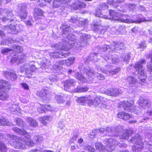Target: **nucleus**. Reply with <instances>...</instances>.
I'll return each instance as SVG.
<instances>
[{
	"label": "nucleus",
	"instance_id": "obj_15",
	"mask_svg": "<svg viewBox=\"0 0 152 152\" xmlns=\"http://www.w3.org/2000/svg\"><path fill=\"white\" fill-rule=\"evenodd\" d=\"M69 53H65L60 51H55L50 53V55L51 57L54 58L65 57L69 56Z\"/></svg>",
	"mask_w": 152,
	"mask_h": 152
},
{
	"label": "nucleus",
	"instance_id": "obj_58",
	"mask_svg": "<svg viewBox=\"0 0 152 152\" xmlns=\"http://www.w3.org/2000/svg\"><path fill=\"white\" fill-rule=\"evenodd\" d=\"M65 125L63 121H60L58 123V127L61 129H63L65 127Z\"/></svg>",
	"mask_w": 152,
	"mask_h": 152
},
{
	"label": "nucleus",
	"instance_id": "obj_35",
	"mask_svg": "<svg viewBox=\"0 0 152 152\" xmlns=\"http://www.w3.org/2000/svg\"><path fill=\"white\" fill-rule=\"evenodd\" d=\"M86 99H87V97H81L78 98L76 100V101L77 103L81 105H84L86 103Z\"/></svg>",
	"mask_w": 152,
	"mask_h": 152
},
{
	"label": "nucleus",
	"instance_id": "obj_17",
	"mask_svg": "<svg viewBox=\"0 0 152 152\" xmlns=\"http://www.w3.org/2000/svg\"><path fill=\"white\" fill-rule=\"evenodd\" d=\"M3 11L7 16V17L3 18L2 19L3 21H5L9 20L10 21H11L14 20V18H12L14 16L11 10L5 9Z\"/></svg>",
	"mask_w": 152,
	"mask_h": 152
},
{
	"label": "nucleus",
	"instance_id": "obj_6",
	"mask_svg": "<svg viewBox=\"0 0 152 152\" xmlns=\"http://www.w3.org/2000/svg\"><path fill=\"white\" fill-rule=\"evenodd\" d=\"M7 136L10 137V140H12V142L11 143V145L14 148L22 149L26 148L25 145V141L24 139L11 134H7Z\"/></svg>",
	"mask_w": 152,
	"mask_h": 152
},
{
	"label": "nucleus",
	"instance_id": "obj_55",
	"mask_svg": "<svg viewBox=\"0 0 152 152\" xmlns=\"http://www.w3.org/2000/svg\"><path fill=\"white\" fill-rule=\"evenodd\" d=\"M146 47V45L144 42H142L138 45V48L140 49V50H143Z\"/></svg>",
	"mask_w": 152,
	"mask_h": 152
},
{
	"label": "nucleus",
	"instance_id": "obj_1",
	"mask_svg": "<svg viewBox=\"0 0 152 152\" xmlns=\"http://www.w3.org/2000/svg\"><path fill=\"white\" fill-rule=\"evenodd\" d=\"M112 55L110 54V53L108 54L106 53L104 56H99L98 54L95 53H91L90 54V56H87L84 58V61L85 64H87L89 63L90 61H91L93 62L97 61L99 58V56H100L101 58L100 59L102 60L104 59L105 61L107 62L109 64H107L105 66V68H100L99 69L96 66V67L98 68V69L100 70L103 73L106 74L108 75L111 76L117 74L120 70V68H114L111 70H108V69H110L111 65L109 64L111 63L116 64L119 61V59H118V57H112Z\"/></svg>",
	"mask_w": 152,
	"mask_h": 152
},
{
	"label": "nucleus",
	"instance_id": "obj_45",
	"mask_svg": "<svg viewBox=\"0 0 152 152\" xmlns=\"http://www.w3.org/2000/svg\"><path fill=\"white\" fill-rule=\"evenodd\" d=\"M43 139L42 137L38 135H34L33 137V140L37 143H39Z\"/></svg>",
	"mask_w": 152,
	"mask_h": 152
},
{
	"label": "nucleus",
	"instance_id": "obj_63",
	"mask_svg": "<svg viewBox=\"0 0 152 152\" xmlns=\"http://www.w3.org/2000/svg\"><path fill=\"white\" fill-rule=\"evenodd\" d=\"M95 15L97 17H101L102 15V11L101 10L99 9V10H96L95 13Z\"/></svg>",
	"mask_w": 152,
	"mask_h": 152
},
{
	"label": "nucleus",
	"instance_id": "obj_9",
	"mask_svg": "<svg viewBox=\"0 0 152 152\" xmlns=\"http://www.w3.org/2000/svg\"><path fill=\"white\" fill-rule=\"evenodd\" d=\"M124 130L123 127L120 125L116 127H109L107 129V130L109 135L113 136H119Z\"/></svg>",
	"mask_w": 152,
	"mask_h": 152
},
{
	"label": "nucleus",
	"instance_id": "obj_12",
	"mask_svg": "<svg viewBox=\"0 0 152 152\" xmlns=\"http://www.w3.org/2000/svg\"><path fill=\"white\" fill-rule=\"evenodd\" d=\"M122 105V107L124 110L126 111H128L129 112H132V108L134 105V102L133 101L129 102L127 100L123 101L121 102Z\"/></svg>",
	"mask_w": 152,
	"mask_h": 152
},
{
	"label": "nucleus",
	"instance_id": "obj_4",
	"mask_svg": "<svg viewBox=\"0 0 152 152\" xmlns=\"http://www.w3.org/2000/svg\"><path fill=\"white\" fill-rule=\"evenodd\" d=\"M146 61L144 59H140L134 65V68L135 69V73L138 76L140 81V83L142 84V82L144 83L147 77L146 72L145 71L143 65L145 63Z\"/></svg>",
	"mask_w": 152,
	"mask_h": 152
},
{
	"label": "nucleus",
	"instance_id": "obj_62",
	"mask_svg": "<svg viewBox=\"0 0 152 152\" xmlns=\"http://www.w3.org/2000/svg\"><path fill=\"white\" fill-rule=\"evenodd\" d=\"M107 3L108 4L110 5H113L114 7L117 6L116 4L118 3H116V2H114L113 0H108L107 1Z\"/></svg>",
	"mask_w": 152,
	"mask_h": 152
},
{
	"label": "nucleus",
	"instance_id": "obj_34",
	"mask_svg": "<svg viewBox=\"0 0 152 152\" xmlns=\"http://www.w3.org/2000/svg\"><path fill=\"white\" fill-rule=\"evenodd\" d=\"M11 124V123L7 120L4 118L0 119V125L2 126H9Z\"/></svg>",
	"mask_w": 152,
	"mask_h": 152
},
{
	"label": "nucleus",
	"instance_id": "obj_25",
	"mask_svg": "<svg viewBox=\"0 0 152 152\" xmlns=\"http://www.w3.org/2000/svg\"><path fill=\"white\" fill-rule=\"evenodd\" d=\"M117 117L124 120H127L131 118L130 114L124 112H119L117 115Z\"/></svg>",
	"mask_w": 152,
	"mask_h": 152
},
{
	"label": "nucleus",
	"instance_id": "obj_64",
	"mask_svg": "<svg viewBox=\"0 0 152 152\" xmlns=\"http://www.w3.org/2000/svg\"><path fill=\"white\" fill-rule=\"evenodd\" d=\"M118 143L116 144L119 147L121 148H125L127 146V145L125 143H121L119 142V141H118Z\"/></svg>",
	"mask_w": 152,
	"mask_h": 152
},
{
	"label": "nucleus",
	"instance_id": "obj_8",
	"mask_svg": "<svg viewBox=\"0 0 152 152\" xmlns=\"http://www.w3.org/2000/svg\"><path fill=\"white\" fill-rule=\"evenodd\" d=\"M109 100L102 96H97L94 99V106L99 108L107 109Z\"/></svg>",
	"mask_w": 152,
	"mask_h": 152
},
{
	"label": "nucleus",
	"instance_id": "obj_39",
	"mask_svg": "<svg viewBox=\"0 0 152 152\" xmlns=\"http://www.w3.org/2000/svg\"><path fill=\"white\" fill-rule=\"evenodd\" d=\"M47 94V90H44L40 91L39 93L37 94V95L42 98L43 99H45L46 97Z\"/></svg>",
	"mask_w": 152,
	"mask_h": 152
},
{
	"label": "nucleus",
	"instance_id": "obj_50",
	"mask_svg": "<svg viewBox=\"0 0 152 152\" xmlns=\"http://www.w3.org/2000/svg\"><path fill=\"white\" fill-rule=\"evenodd\" d=\"M7 81L4 80H0V89L3 90L5 85L7 84Z\"/></svg>",
	"mask_w": 152,
	"mask_h": 152
},
{
	"label": "nucleus",
	"instance_id": "obj_44",
	"mask_svg": "<svg viewBox=\"0 0 152 152\" xmlns=\"http://www.w3.org/2000/svg\"><path fill=\"white\" fill-rule=\"evenodd\" d=\"M18 6L20 11H26V9L27 7V5L26 4H20L18 5Z\"/></svg>",
	"mask_w": 152,
	"mask_h": 152
},
{
	"label": "nucleus",
	"instance_id": "obj_41",
	"mask_svg": "<svg viewBox=\"0 0 152 152\" xmlns=\"http://www.w3.org/2000/svg\"><path fill=\"white\" fill-rule=\"evenodd\" d=\"M68 21L71 23H75L79 22V18L77 16H72L70 18L68 19Z\"/></svg>",
	"mask_w": 152,
	"mask_h": 152
},
{
	"label": "nucleus",
	"instance_id": "obj_30",
	"mask_svg": "<svg viewBox=\"0 0 152 152\" xmlns=\"http://www.w3.org/2000/svg\"><path fill=\"white\" fill-rule=\"evenodd\" d=\"M26 120L31 127H36L38 125V123L35 120L31 118L27 117L26 118Z\"/></svg>",
	"mask_w": 152,
	"mask_h": 152
},
{
	"label": "nucleus",
	"instance_id": "obj_10",
	"mask_svg": "<svg viewBox=\"0 0 152 152\" xmlns=\"http://www.w3.org/2000/svg\"><path fill=\"white\" fill-rule=\"evenodd\" d=\"M22 27L20 25L16 27L15 25L10 24L7 27V30L9 33L16 34L21 30Z\"/></svg>",
	"mask_w": 152,
	"mask_h": 152
},
{
	"label": "nucleus",
	"instance_id": "obj_24",
	"mask_svg": "<svg viewBox=\"0 0 152 152\" xmlns=\"http://www.w3.org/2000/svg\"><path fill=\"white\" fill-rule=\"evenodd\" d=\"M112 45L114 47V48L115 50V51L117 50H123L125 48V44L123 42H113L112 44Z\"/></svg>",
	"mask_w": 152,
	"mask_h": 152
},
{
	"label": "nucleus",
	"instance_id": "obj_23",
	"mask_svg": "<svg viewBox=\"0 0 152 152\" xmlns=\"http://www.w3.org/2000/svg\"><path fill=\"white\" fill-rule=\"evenodd\" d=\"M100 25V22L99 20L94 21L91 26L92 29L94 31L98 32L100 28H103V27Z\"/></svg>",
	"mask_w": 152,
	"mask_h": 152
},
{
	"label": "nucleus",
	"instance_id": "obj_48",
	"mask_svg": "<svg viewBox=\"0 0 152 152\" xmlns=\"http://www.w3.org/2000/svg\"><path fill=\"white\" fill-rule=\"evenodd\" d=\"M7 148L6 145L0 141V151L1 152H7Z\"/></svg>",
	"mask_w": 152,
	"mask_h": 152
},
{
	"label": "nucleus",
	"instance_id": "obj_49",
	"mask_svg": "<svg viewBox=\"0 0 152 152\" xmlns=\"http://www.w3.org/2000/svg\"><path fill=\"white\" fill-rule=\"evenodd\" d=\"M121 22L126 23H135V20H134L130 18H126L125 19L122 18Z\"/></svg>",
	"mask_w": 152,
	"mask_h": 152
},
{
	"label": "nucleus",
	"instance_id": "obj_18",
	"mask_svg": "<svg viewBox=\"0 0 152 152\" xmlns=\"http://www.w3.org/2000/svg\"><path fill=\"white\" fill-rule=\"evenodd\" d=\"M133 132L134 131L131 130L126 129V130H124V131L122 133V135L119 136V139L127 140Z\"/></svg>",
	"mask_w": 152,
	"mask_h": 152
},
{
	"label": "nucleus",
	"instance_id": "obj_52",
	"mask_svg": "<svg viewBox=\"0 0 152 152\" xmlns=\"http://www.w3.org/2000/svg\"><path fill=\"white\" fill-rule=\"evenodd\" d=\"M20 69L22 72L25 71L27 75H29L30 74V71H29V69L26 68L25 66H21Z\"/></svg>",
	"mask_w": 152,
	"mask_h": 152
},
{
	"label": "nucleus",
	"instance_id": "obj_22",
	"mask_svg": "<svg viewBox=\"0 0 152 152\" xmlns=\"http://www.w3.org/2000/svg\"><path fill=\"white\" fill-rule=\"evenodd\" d=\"M109 13L111 17V18L112 19L121 21L122 18L118 13L115 12L112 10H110Z\"/></svg>",
	"mask_w": 152,
	"mask_h": 152
},
{
	"label": "nucleus",
	"instance_id": "obj_7",
	"mask_svg": "<svg viewBox=\"0 0 152 152\" xmlns=\"http://www.w3.org/2000/svg\"><path fill=\"white\" fill-rule=\"evenodd\" d=\"M12 130L16 133L24 136L26 138L25 140V145H27L28 146H32L34 145V143L31 141L29 138L30 136L29 133L24 129H20L17 127H15L12 129Z\"/></svg>",
	"mask_w": 152,
	"mask_h": 152
},
{
	"label": "nucleus",
	"instance_id": "obj_56",
	"mask_svg": "<svg viewBox=\"0 0 152 152\" xmlns=\"http://www.w3.org/2000/svg\"><path fill=\"white\" fill-rule=\"evenodd\" d=\"M84 149L86 151L90 152H94L95 150L94 148H92L89 145H87L84 147Z\"/></svg>",
	"mask_w": 152,
	"mask_h": 152
},
{
	"label": "nucleus",
	"instance_id": "obj_60",
	"mask_svg": "<svg viewBox=\"0 0 152 152\" xmlns=\"http://www.w3.org/2000/svg\"><path fill=\"white\" fill-rule=\"evenodd\" d=\"M11 51H12V49L8 48H5L1 49V53L3 54H4Z\"/></svg>",
	"mask_w": 152,
	"mask_h": 152
},
{
	"label": "nucleus",
	"instance_id": "obj_27",
	"mask_svg": "<svg viewBox=\"0 0 152 152\" xmlns=\"http://www.w3.org/2000/svg\"><path fill=\"white\" fill-rule=\"evenodd\" d=\"M86 5V4L78 1L73 3L72 5V7L74 9L77 10L84 8Z\"/></svg>",
	"mask_w": 152,
	"mask_h": 152
},
{
	"label": "nucleus",
	"instance_id": "obj_2",
	"mask_svg": "<svg viewBox=\"0 0 152 152\" xmlns=\"http://www.w3.org/2000/svg\"><path fill=\"white\" fill-rule=\"evenodd\" d=\"M61 28L63 29L62 36L64 37L63 42H64L68 43L72 46H75V48L80 47L81 46H86L87 44V40L90 39L91 36L83 32H79V34L77 32L75 33L80 36V41L79 43H77L76 41L77 36L75 34H71V33L73 31L72 28L71 26L66 24H63L61 26Z\"/></svg>",
	"mask_w": 152,
	"mask_h": 152
},
{
	"label": "nucleus",
	"instance_id": "obj_14",
	"mask_svg": "<svg viewBox=\"0 0 152 152\" xmlns=\"http://www.w3.org/2000/svg\"><path fill=\"white\" fill-rule=\"evenodd\" d=\"M138 102L140 106L143 108H146L147 107H150L151 106V102L148 99L143 97H140L138 100Z\"/></svg>",
	"mask_w": 152,
	"mask_h": 152
},
{
	"label": "nucleus",
	"instance_id": "obj_42",
	"mask_svg": "<svg viewBox=\"0 0 152 152\" xmlns=\"http://www.w3.org/2000/svg\"><path fill=\"white\" fill-rule=\"evenodd\" d=\"M75 58L73 57L69 58L66 61V64L68 66H70L74 63Z\"/></svg>",
	"mask_w": 152,
	"mask_h": 152
},
{
	"label": "nucleus",
	"instance_id": "obj_46",
	"mask_svg": "<svg viewBox=\"0 0 152 152\" xmlns=\"http://www.w3.org/2000/svg\"><path fill=\"white\" fill-rule=\"evenodd\" d=\"M108 6L107 4L104 3L100 4L98 6V8L100 10H106L108 8Z\"/></svg>",
	"mask_w": 152,
	"mask_h": 152
},
{
	"label": "nucleus",
	"instance_id": "obj_3",
	"mask_svg": "<svg viewBox=\"0 0 152 152\" xmlns=\"http://www.w3.org/2000/svg\"><path fill=\"white\" fill-rule=\"evenodd\" d=\"M83 72L86 76V78L81 73L76 72L75 76L77 79L83 82H87L89 83H96V79L103 80L104 76L97 72H95L94 70L89 66H86L83 69Z\"/></svg>",
	"mask_w": 152,
	"mask_h": 152
},
{
	"label": "nucleus",
	"instance_id": "obj_61",
	"mask_svg": "<svg viewBox=\"0 0 152 152\" xmlns=\"http://www.w3.org/2000/svg\"><path fill=\"white\" fill-rule=\"evenodd\" d=\"M109 48H110V49L111 50H112L113 49L112 47H110L109 45H104L102 47L101 49L104 51H106Z\"/></svg>",
	"mask_w": 152,
	"mask_h": 152
},
{
	"label": "nucleus",
	"instance_id": "obj_51",
	"mask_svg": "<svg viewBox=\"0 0 152 152\" xmlns=\"http://www.w3.org/2000/svg\"><path fill=\"white\" fill-rule=\"evenodd\" d=\"M37 70L36 68L35 67V65L34 64H31L30 65V69L29 71H30V74L29 75H32V73L35 72Z\"/></svg>",
	"mask_w": 152,
	"mask_h": 152
},
{
	"label": "nucleus",
	"instance_id": "obj_53",
	"mask_svg": "<svg viewBox=\"0 0 152 152\" xmlns=\"http://www.w3.org/2000/svg\"><path fill=\"white\" fill-rule=\"evenodd\" d=\"M86 103L88 105H94V100H93L91 99V97L90 96L87 97V99H86Z\"/></svg>",
	"mask_w": 152,
	"mask_h": 152
},
{
	"label": "nucleus",
	"instance_id": "obj_5",
	"mask_svg": "<svg viewBox=\"0 0 152 152\" xmlns=\"http://www.w3.org/2000/svg\"><path fill=\"white\" fill-rule=\"evenodd\" d=\"M141 136L138 134H136L130 140V141L134 145L132 147L133 152H138L142 150L143 148Z\"/></svg>",
	"mask_w": 152,
	"mask_h": 152
},
{
	"label": "nucleus",
	"instance_id": "obj_26",
	"mask_svg": "<svg viewBox=\"0 0 152 152\" xmlns=\"http://www.w3.org/2000/svg\"><path fill=\"white\" fill-rule=\"evenodd\" d=\"M127 82L129 83V87H136V84L137 82V80L135 78L131 76H128L126 78Z\"/></svg>",
	"mask_w": 152,
	"mask_h": 152
},
{
	"label": "nucleus",
	"instance_id": "obj_19",
	"mask_svg": "<svg viewBox=\"0 0 152 152\" xmlns=\"http://www.w3.org/2000/svg\"><path fill=\"white\" fill-rule=\"evenodd\" d=\"M34 18L36 20H38L42 18L44 12L38 8L34 9Z\"/></svg>",
	"mask_w": 152,
	"mask_h": 152
},
{
	"label": "nucleus",
	"instance_id": "obj_40",
	"mask_svg": "<svg viewBox=\"0 0 152 152\" xmlns=\"http://www.w3.org/2000/svg\"><path fill=\"white\" fill-rule=\"evenodd\" d=\"M130 54L129 53L123 54L121 55V57L123 61H125L128 63V61L130 59Z\"/></svg>",
	"mask_w": 152,
	"mask_h": 152
},
{
	"label": "nucleus",
	"instance_id": "obj_36",
	"mask_svg": "<svg viewBox=\"0 0 152 152\" xmlns=\"http://www.w3.org/2000/svg\"><path fill=\"white\" fill-rule=\"evenodd\" d=\"M15 120L17 125L19 126L24 127L26 126V123L19 118H15Z\"/></svg>",
	"mask_w": 152,
	"mask_h": 152
},
{
	"label": "nucleus",
	"instance_id": "obj_54",
	"mask_svg": "<svg viewBox=\"0 0 152 152\" xmlns=\"http://www.w3.org/2000/svg\"><path fill=\"white\" fill-rule=\"evenodd\" d=\"M126 5L130 10L132 11H133L136 7V5L135 4H127Z\"/></svg>",
	"mask_w": 152,
	"mask_h": 152
},
{
	"label": "nucleus",
	"instance_id": "obj_37",
	"mask_svg": "<svg viewBox=\"0 0 152 152\" xmlns=\"http://www.w3.org/2000/svg\"><path fill=\"white\" fill-rule=\"evenodd\" d=\"M88 89L89 88L87 86L82 87H78L75 89V92H84L87 91Z\"/></svg>",
	"mask_w": 152,
	"mask_h": 152
},
{
	"label": "nucleus",
	"instance_id": "obj_21",
	"mask_svg": "<svg viewBox=\"0 0 152 152\" xmlns=\"http://www.w3.org/2000/svg\"><path fill=\"white\" fill-rule=\"evenodd\" d=\"M75 81L72 79H69L64 82V89L67 91L69 89L70 86H74L75 83Z\"/></svg>",
	"mask_w": 152,
	"mask_h": 152
},
{
	"label": "nucleus",
	"instance_id": "obj_33",
	"mask_svg": "<svg viewBox=\"0 0 152 152\" xmlns=\"http://www.w3.org/2000/svg\"><path fill=\"white\" fill-rule=\"evenodd\" d=\"M56 101L59 104L63 103L66 100L65 97L61 95H56L55 96Z\"/></svg>",
	"mask_w": 152,
	"mask_h": 152
},
{
	"label": "nucleus",
	"instance_id": "obj_11",
	"mask_svg": "<svg viewBox=\"0 0 152 152\" xmlns=\"http://www.w3.org/2000/svg\"><path fill=\"white\" fill-rule=\"evenodd\" d=\"M104 142L107 147L110 148L111 150H113L114 149V145L118 143L117 141L112 138H106L104 140Z\"/></svg>",
	"mask_w": 152,
	"mask_h": 152
},
{
	"label": "nucleus",
	"instance_id": "obj_16",
	"mask_svg": "<svg viewBox=\"0 0 152 152\" xmlns=\"http://www.w3.org/2000/svg\"><path fill=\"white\" fill-rule=\"evenodd\" d=\"M123 92L121 89L113 88L107 90L106 93L108 96H116L119 95V94H121Z\"/></svg>",
	"mask_w": 152,
	"mask_h": 152
},
{
	"label": "nucleus",
	"instance_id": "obj_20",
	"mask_svg": "<svg viewBox=\"0 0 152 152\" xmlns=\"http://www.w3.org/2000/svg\"><path fill=\"white\" fill-rule=\"evenodd\" d=\"M67 4V1L65 0H54L53 2V5L54 8L58 7L61 6L64 7Z\"/></svg>",
	"mask_w": 152,
	"mask_h": 152
},
{
	"label": "nucleus",
	"instance_id": "obj_32",
	"mask_svg": "<svg viewBox=\"0 0 152 152\" xmlns=\"http://www.w3.org/2000/svg\"><path fill=\"white\" fill-rule=\"evenodd\" d=\"M8 110L11 113H13L16 111H19L20 107L18 105L12 104L8 107Z\"/></svg>",
	"mask_w": 152,
	"mask_h": 152
},
{
	"label": "nucleus",
	"instance_id": "obj_13",
	"mask_svg": "<svg viewBox=\"0 0 152 152\" xmlns=\"http://www.w3.org/2000/svg\"><path fill=\"white\" fill-rule=\"evenodd\" d=\"M4 76L7 79L12 81L16 80L17 76L15 72L13 71H4L3 72Z\"/></svg>",
	"mask_w": 152,
	"mask_h": 152
},
{
	"label": "nucleus",
	"instance_id": "obj_38",
	"mask_svg": "<svg viewBox=\"0 0 152 152\" xmlns=\"http://www.w3.org/2000/svg\"><path fill=\"white\" fill-rule=\"evenodd\" d=\"M88 23V20L85 19H83L81 20H79V23L78 25V26H83L86 27V26H87Z\"/></svg>",
	"mask_w": 152,
	"mask_h": 152
},
{
	"label": "nucleus",
	"instance_id": "obj_43",
	"mask_svg": "<svg viewBox=\"0 0 152 152\" xmlns=\"http://www.w3.org/2000/svg\"><path fill=\"white\" fill-rule=\"evenodd\" d=\"M95 146L96 148L99 151L103 150L105 148V147L104 145H102L99 142L96 143L95 144Z\"/></svg>",
	"mask_w": 152,
	"mask_h": 152
},
{
	"label": "nucleus",
	"instance_id": "obj_47",
	"mask_svg": "<svg viewBox=\"0 0 152 152\" xmlns=\"http://www.w3.org/2000/svg\"><path fill=\"white\" fill-rule=\"evenodd\" d=\"M19 16L21 19H25L27 15V12L26 11H20L19 14Z\"/></svg>",
	"mask_w": 152,
	"mask_h": 152
},
{
	"label": "nucleus",
	"instance_id": "obj_28",
	"mask_svg": "<svg viewBox=\"0 0 152 152\" xmlns=\"http://www.w3.org/2000/svg\"><path fill=\"white\" fill-rule=\"evenodd\" d=\"M147 21H151V20L148 18L144 17L141 14L137 15L136 20H135V23H140Z\"/></svg>",
	"mask_w": 152,
	"mask_h": 152
},
{
	"label": "nucleus",
	"instance_id": "obj_31",
	"mask_svg": "<svg viewBox=\"0 0 152 152\" xmlns=\"http://www.w3.org/2000/svg\"><path fill=\"white\" fill-rule=\"evenodd\" d=\"M67 45H64L62 43H59L57 44H53L51 45L52 48H55L57 50H63L65 49V47H67L68 43H66Z\"/></svg>",
	"mask_w": 152,
	"mask_h": 152
},
{
	"label": "nucleus",
	"instance_id": "obj_57",
	"mask_svg": "<svg viewBox=\"0 0 152 152\" xmlns=\"http://www.w3.org/2000/svg\"><path fill=\"white\" fill-rule=\"evenodd\" d=\"M13 47L19 53L23 51V49L20 46L15 45H13Z\"/></svg>",
	"mask_w": 152,
	"mask_h": 152
},
{
	"label": "nucleus",
	"instance_id": "obj_29",
	"mask_svg": "<svg viewBox=\"0 0 152 152\" xmlns=\"http://www.w3.org/2000/svg\"><path fill=\"white\" fill-rule=\"evenodd\" d=\"M9 96L8 95V91H4V89L3 90H0V99L4 101L8 98Z\"/></svg>",
	"mask_w": 152,
	"mask_h": 152
},
{
	"label": "nucleus",
	"instance_id": "obj_59",
	"mask_svg": "<svg viewBox=\"0 0 152 152\" xmlns=\"http://www.w3.org/2000/svg\"><path fill=\"white\" fill-rule=\"evenodd\" d=\"M37 3L38 5L40 6H43L45 5L46 1L45 0H38Z\"/></svg>",
	"mask_w": 152,
	"mask_h": 152
}]
</instances>
